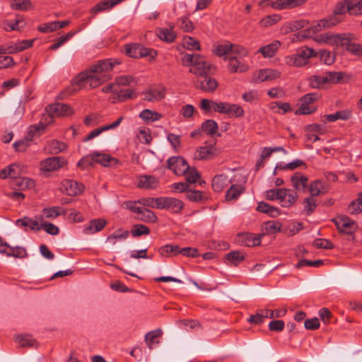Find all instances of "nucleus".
<instances>
[{
	"instance_id": "nucleus-1",
	"label": "nucleus",
	"mask_w": 362,
	"mask_h": 362,
	"mask_svg": "<svg viewBox=\"0 0 362 362\" xmlns=\"http://www.w3.org/2000/svg\"><path fill=\"white\" fill-rule=\"evenodd\" d=\"M182 62L184 66H191L189 72L197 75V80L194 82L196 88L207 93L216 90L218 82L209 76L211 66L202 55L185 54L182 57Z\"/></svg>"
},
{
	"instance_id": "nucleus-2",
	"label": "nucleus",
	"mask_w": 362,
	"mask_h": 362,
	"mask_svg": "<svg viewBox=\"0 0 362 362\" xmlns=\"http://www.w3.org/2000/svg\"><path fill=\"white\" fill-rule=\"evenodd\" d=\"M105 82L89 70L80 73L74 80V84L78 86L79 89L83 87L93 89Z\"/></svg>"
},
{
	"instance_id": "nucleus-3",
	"label": "nucleus",
	"mask_w": 362,
	"mask_h": 362,
	"mask_svg": "<svg viewBox=\"0 0 362 362\" xmlns=\"http://www.w3.org/2000/svg\"><path fill=\"white\" fill-rule=\"evenodd\" d=\"M356 40V37L354 34L350 33H343L339 47H344L351 55L362 58V44L355 42Z\"/></svg>"
},
{
	"instance_id": "nucleus-4",
	"label": "nucleus",
	"mask_w": 362,
	"mask_h": 362,
	"mask_svg": "<svg viewBox=\"0 0 362 362\" xmlns=\"http://www.w3.org/2000/svg\"><path fill=\"white\" fill-rule=\"evenodd\" d=\"M341 20L336 18L334 16H329L326 18L321 19L320 21L314 23L310 29L303 31L304 33L307 32L308 35L302 34V33H298V37H300V39L309 37L310 34L312 33L313 34L318 33L323 29L329 28L337 25Z\"/></svg>"
},
{
	"instance_id": "nucleus-5",
	"label": "nucleus",
	"mask_w": 362,
	"mask_h": 362,
	"mask_svg": "<svg viewBox=\"0 0 362 362\" xmlns=\"http://www.w3.org/2000/svg\"><path fill=\"white\" fill-rule=\"evenodd\" d=\"M339 233L353 236L357 230V223L344 215L338 216L332 219Z\"/></svg>"
},
{
	"instance_id": "nucleus-6",
	"label": "nucleus",
	"mask_w": 362,
	"mask_h": 362,
	"mask_svg": "<svg viewBox=\"0 0 362 362\" xmlns=\"http://www.w3.org/2000/svg\"><path fill=\"white\" fill-rule=\"evenodd\" d=\"M124 52L127 55L132 58H142L150 56L154 58L157 54L153 49L144 47L138 43H132L124 45Z\"/></svg>"
},
{
	"instance_id": "nucleus-7",
	"label": "nucleus",
	"mask_w": 362,
	"mask_h": 362,
	"mask_svg": "<svg viewBox=\"0 0 362 362\" xmlns=\"http://www.w3.org/2000/svg\"><path fill=\"white\" fill-rule=\"evenodd\" d=\"M320 95L317 93H307L300 98V106L296 110V115H309L316 111L317 108L310 105L317 101Z\"/></svg>"
},
{
	"instance_id": "nucleus-8",
	"label": "nucleus",
	"mask_w": 362,
	"mask_h": 362,
	"mask_svg": "<svg viewBox=\"0 0 362 362\" xmlns=\"http://www.w3.org/2000/svg\"><path fill=\"white\" fill-rule=\"evenodd\" d=\"M46 110L50 119L49 123L52 122L53 117H66L74 113L73 109L69 105L64 103L51 104L47 107Z\"/></svg>"
},
{
	"instance_id": "nucleus-9",
	"label": "nucleus",
	"mask_w": 362,
	"mask_h": 362,
	"mask_svg": "<svg viewBox=\"0 0 362 362\" xmlns=\"http://www.w3.org/2000/svg\"><path fill=\"white\" fill-rule=\"evenodd\" d=\"M67 164L66 160L62 156L47 158L40 162V170L44 172H52L62 168Z\"/></svg>"
},
{
	"instance_id": "nucleus-10",
	"label": "nucleus",
	"mask_w": 362,
	"mask_h": 362,
	"mask_svg": "<svg viewBox=\"0 0 362 362\" xmlns=\"http://www.w3.org/2000/svg\"><path fill=\"white\" fill-rule=\"evenodd\" d=\"M168 168L177 175H182L189 170L187 162L181 156H173L167 160Z\"/></svg>"
},
{
	"instance_id": "nucleus-11",
	"label": "nucleus",
	"mask_w": 362,
	"mask_h": 362,
	"mask_svg": "<svg viewBox=\"0 0 362 362\" xmlns=\"http://www.w3.org/2000/svg\"><path fill=\"white\" fill-rule=\"evenodd\" d=\"M342 36L343 33L334 34L332 33H325L315 36L313 39L317 43L339 47Z\"/></svg>"
},
{
	"instance_id": "nucleus-12",
	"label": "nucleus",
	"mask_w": 362,
	"mask_h": 362,
	"mask_svg": "<svg viewBox=\"0 0 362 362\" xmlns=\"http://www.w3.org/2000/svg\"><path fill=\"white\" fill-rule=\"evenodd\" d=\"M184 208V203L174 197H162L160 209H167L173 214H180Z\"/></svg>"
},
{
	"instance_id": "nucleus-13",
	"label": "nucleus",
	"mask_w": 362,
	"mask_h": 362,
	"mask_svg": "<svg viewBox=\"0 0 362 362\" xmlns=\"http://www.w3.org/2000/svg\"><path fill=\"white\" fill-rule=\"evenodd\" d=\"M62 192L69 196H77L81 194L84 186L72 180H64L62 181Z\"/></svg>"
},
{
	"instance_id": "nucleus-14",
	"label": "nucleus",
	"mask_w": 362,
	"mask_h": 362,
	"mask_svg": "<svg viewBox=\"0 0 362 362\" xmlns=\"http://www.w3.org/2000/svg\"><path fill=\"white\" fill-rule=\"evenodd\" d=\"M137 187L143 189H154L159 184V180L153 175H140L136 176Z\"/></svg>"
},
{
	"instance_id": "nucleus-15",
	"label": "nucleus",
	"mask_w": 362,
	"mask_h": 362,
	"mask_svg": "<svg viewBox=\"0 0 362 362\" xmlns=\"http://www.w3.org/2000/svg\"><path fill=\"white\" fill-rule=\"evenodd\" d=\"M284 192L282 197H279V202L282 207H290L293 205L298 199L297 192L291 189L282 188Z\"/></svg>"
},
{
	"instance_id": "nucleus-16",
	"label": "nucleus",
	"mask_w": 362,
	"mask_h": 362,
	"mask_svg": "<svg viewBox=\"0 0 362 362\" xmlns=\"http://www.w3.org/2000/svg\"><path fill=\"white\" fill-rule=\"evenodd\" d=\"M291 182L296 192H305L308 188V178L300 173H294L291 177Z\"/></svg>"
},
{
	"instance_id": "nucleus-17",
	"label": "nucleus",
	"mask_w": 362,
	"mask_h": 362,
	"mask_svg": "<svg viewBox=\"0 0 362 362\" xmlns=\"http://www.w3.org/2000/svg\"><path fill=\"white\" fill-rule=\"evenodd\" d=\"M120 62L117 59H108L98 61L93 65V69L98 70L103 74L111 75V71L116 64H119Z\"/></svg>"
},
{
	"instance_id": "nucleus-18",
	"label": "nucleus",
	"mask_w": 362,
	"mask_h": 362,
	"mask_svg": "<svg viewBox=\"0 0 362 362\" xmlns=\"http://www.w3.org/2000/svg\"><path fill=\"white\" fill-rule=\"evenodd\" d=\"M144 100L154 102L163 100L165 95V89L162 87L150 88L143 93Z\"/></svg>"
},
{
	"instance_id": "nucleus-19",
	"label": "nucleus",
	"mask_w": 362,
	"mask_h": 362,
	"mask_svg": "<svg viewBox=\"0 0 362 362\" xmlns=\"http://www.w3.org/2000/svg\"><path fill=\"white\" fill-rule=\"evenodd\" d=\"M216 148L214 144L199 147L194 154V158L197 160L210 159L215 155Z\"/></svg>"
},
{
	"instance_id": "nucleus-20",
	"label": "nucleus",
	"mask_w": 362,
	"mask_h": 362,
	"mask_svg": "<svg viewBox=\"0 0 362 362\" xmlns=\"http://www.w3.org/2000/svg\"><path fill=\"white\" fill-rule=\"evenodd\" d=\"M107 222L103 218H95L90 221L88 226L84 228V232L86 234H93L102 230Z\"/></svg>"
},
{
	"instance_id": "nucleus-21",
	"label": "nucleus",
	"mask_w": 362,
	"mask_h": 362,
	"mask_svg": "<svg viewBox=\"0 0 362 362\" xmlns=\"http://www.w3.org/2000/svg\"><path fill=\"white\" fill-rule=\"evenodd\" d=\"M231 182L232 180L226 175L221 174L213 178L211 187L215 192H221Z\"/></svg>"
},
{
	"instance_id": "nucleus-22",
	"label": "nucleus",
	"mask_w": 362,
	"mask_h": 362,
	"mask_svg": "<svg viewBox=\"0 0 362 362\" xmlns=\"http://www.w3.org/2000/svg\"><path fill=\"white\" fill-rule=\"evenodd\" d=\"M12 187L13 189H18L20 190H25L28 189H32L35 187V181L26 177H17L12 182Z\"/></svg>"
},
{
	"instance_id": "nucleus-23",
	"label": "nucleus",
	"mask_w": 362,
	"mask_h": 362,
	"mask_svg": "<svg viewBox=\"0 0 362 362\" xmlns=\"http://www.w3.org/2000/svg\"><path fill=\"white\" fill-rule=\"evenodd\" d=\"M308 190L310 194V197H314L327 192L328 187L322 181L317 180L309 185Z\"/></svg>"
},
{
	"instance_id": "nucleus-24",
	"label": "nucleus",
	"mask_w": 362,
	"mask_h": 362,
	"mask_svg": "<svg viewBox=\"0 0 362 362\" xmlns=\"http://www.w3.org/2000/svg\"><path fill=\"white\" fill-rule=\"evenodd\" d=\"M182 175L185 176V180L189 185L194 184L197 181L201 186L205 184V181L200 180L201 175L194 167H190L189 165V170H186L185 174H182Z\"/></svg>"
},
{
	"instance_id": "nucleus-25",
	"label": "nucleus",
	"mask_w": 362,
	"mask_h": 362,
	"mask_svg": "<svg viewBox=\"0 0 362 362\" xmlns=\"http://www.w3.org/2000/svg\"><path fill=\"white\" fill-rule=\"evenodd\" d=\"M228 60L229 62L228 70L232 73H243L248 69V66L238 59L235 57H230L228 58Z\"/></svg>"
},
{
	"instance_id": "nucleus-26",
	"label": "nucleus",
	"mask_w": 362,
	"mask_h": 362,
	"mask_svg": "<svg viewBox=\"0 0 362 362\" xmlns=\"http://www.w3.org/2000/svg\"><path fill=\"white\" fill-rule=\"evenodd\" d=\"M352 116V112L350 110L346 109L336 112L334 114L326 115L325 117L327 122H333L337 119L348 120Z\"/></svg>"
},
{
	"instance_id": "nucleus-27",
	"label": "nucleus",
	"mask_w": 362,
	"mask_h": 362,
	"mask_svg": "<svg viewBox=\"0 0 362 362\" xmlns=\"http://www.w3.org/2000/svg\"><path fill=\"white\" fill-rule=\"evenodd\" d=\"M238 242H241L242 244L246 246H255L259 245L260 244V236L256 237L254 236L253 234H239L238 235Z\"/></svg>"
},
{
	"instance_id": "nucleus-28",
	"label": "nucleus",
	"mask_w": 362,
	"mask_h": 362,
	"mask_svg": "<svg viewBox=\"0 0 362 362\" xmlns=\"http://www.w3.org/2000/svg\"><path fill=\"white\" fill-rule=\"evenodd\" d=\"M139 117L146 123H149L160 119L163 117V115L158 112L153 111L149 109H144L140 112Z\"/></svg>"
},
{
	"instance_id": "nucleus-29",
	"label": "nucleus",
	"mask_w": 362,
	"mask_h": 362,
	"mask_svg": "<svg viewBox=\"0 0 362 362\" xmlns=\"http://www.w3.org/2000/svg\"><path fill=\"white\" fill-rule=\"evenodd\" d=\"M281 43L279 41H274L266 46L260 47L258 52H260L264 57L270 58L275 55Z\"/></svg>"
},
{
	"instance_id": "nucleus-30",
	"label": "nucleus",
	"mask_w": 362,
	"mask_h": 362,
	"mask_svg": "<svg viewBox=\"0 0 362 362\" xmlns=\"http://www.w3.org/2000/svg\"><path fill=\"white\" fill-rule=\"evenodd\" d=\"M157 35L161 40L166 42H174L177 36L173 30V27L170 28H159L157 30Z\"/></svg>"
},
{
	"instance_id": "nucleus-31",
	"label": "nucleus",
	"mask_w": 362,
	"mask_h": 362,
	"mask_svg": "<svg viewBox=\"0 0 362 362\" xmlns=\"http://www.w3.org/2000/svg\"><path fill=\"white\" fill-rule=\"evenodd\" d=\"M159 254L163 257H172L176 256L180 252V247L175 245L168 244L164 246L160 247L158 249Z\"/></svg>"
},
{
	"instance_id": "nucleus-32",
	"label": "nucleus",
	"mask_w": 362,
	"mask_h": 362,
	"mask_svg": "<svg viewBox=\"0 0 362 362\" xmlns=\"http://www.w3.org/2000/svg\"><path fill=\"white\" fill-rule=\"evenodd\" d=\"M186 198L192 202L203 203L207 199L205 192L199 190L189 189L186 194Z\"/></svg>"
},
{
	"instance_id": "nucleus-33",
	"label": "nucleus",
	"mask_w": 362,
	"mask_h": 362,
	"mask_svg": "<svg viewBox=\"0 0 362 362\" xmlns=\"http://www.w3.org/2000/svg\"><path fill=\"white\" fill-rule=\"evenodd\" d=\"M42 214L47 218L54 219L61 215H65L66 210L59 206H52L45 208L42 210Z\"/></svg>"
},
{
	"instance_id": "nucleus-34",
	"label": "nucleus",
	"mask_w": 362,
	"mask_h": 362,
	"mask_svg": "<svg viewBox=\"0 0 362 362\" xmlns=\"http://www.w3.org/2000/svg\"><path fill=\"white\" fill-rule=\"evenodd\" d=\"M245 188L242 185H232L226 194L227 201L235 200L243 193Z\"/></svg>"
},
{
	"instance_id": "nucleus-35",
	"label": "nucleus",
	"mask_w": 362,
	"mask_h": 362,
	"mask_svg": "<svg viewBox=\"0 0 362 362\" xmlns=\"http://www.w3.org/2000/svg\"><path fill=\"white\" fill-rule=\"evenodd\" d=\"M16 224L18 226H27L33 230H40L41 227L37 221L25 216L22 218L16 220Z\"/></svg>"
},
{
	"instance_id": "nucleus-36",
	"label": "nucleus",
	"mask_w": 362,
	"mask_h": 362,
	"mask_svg": "<svg viewBox=\"0 0 362 362\" xmlns=\"http://www.w3.org/2000/svg\"><path fill=\"white\" fill-rule=\"evenodd\" d=\"M257 210L259 212L269 214L271 216H277L280 214L279 209L276 207L269 205L267 203L261 202L257 206Z\"/></svg>"
},
{
	"instance_id": "nucleus-37",
	"label": "nucleus",
	"mask_w": 362,
	"mask_h": 362,
	"mask_svg": "<svg viewBox=\"0 0 362 362\" xmlns=\"http://www.w3.org/2000/svg\"><path fill=\"white\" fill-rule=\"evenodd\" d=\"M67 148V145L58 140H52L48 144V151L52 154H58Z\"/></svg>"
},
{
	"instance_id": "nucleus-38",
	"label": "nucleus",
	"mask_w": 362,
	"mask_h": 362,
	"mask_svg": "<svg viewBox=\"0 0 362 362\" xmlns=\"http://www.w3.org/2000/svg\"><path fill=\"white\" fill-rule=\"evenodd\" d=\"M139 218L144 222L156 223L158 218L153 211L147 209L143 208L139 214Z\"/></svg>"
},
{
	"instance_id": "nucleus-39",
	"label": "nucleus",
	"mask_w": 362,
	"mask_h": 362,
	"mask_svg": "<svg viewBox=\"0 0 362 362\" xmlns=\"http://www.w3.org/2000/svg\"><path fill=\"white\" fill-rule=\"evenodd\" d=\"M202 129L208 135H214L218 131V124L214 119H207L202 123Z\"/></svg>"
},
{
	"instance_id": "nucleus-40",
	"label": "nucleus",
	"mask_w": 362,
	"mask_h": 362,
	"mask_svg": "<svg viewBox=\"0 0 362 362\" xmlns=\"http://www.w3.org/2000/svg\"><path fill=\"white\" fill-rule=\"evenodd\" d=\"M345 73L340 71H328L326 72L325 76L327 83H339L344 78Z\"/></svg>"
},
{
	"instance_id": "nucleus-41",
	"label": "nucleus",
	"mask_w": 362,
	"mask_h": 362,
	"mask_svg": "<svg viewBox=\"0 0 362 362\" xmlns=\"http://www.w3.org/2000/svg\"><path fill=\"white\" fill-rule=\"evenodd\" d=\"M351 7V0H343L335 6L333 11V16L336 18L338 15H342L346 12L349 13V8Z\"/></svg>"
},
{
	"instance_id": "nucleus-42",
	"label": "nucleus",
	"mask_w": 362,
	"mask_h": 362,
	"mask_svg": "<svg viewBox=\"0 0 362 362\" xmlns=\"http://www.w3.org/2000/svg\"><path fill=\"white\" fill-rule=\"evenodd\" d=\"M161 201L162 197H148V198H143L138 200V203L141 204L145 206H148L151 208H158L160 209L161 207Z\"/></svg>"
},
{
	"instance_id": "nucleus-43",
	"label": "nucleus",
	"mask_w": 362,
	"mask_h": 362,
	"mask_svg": "<svg viewBox=\"0 0 362 362\" xmlns=\"http://www.w3.org/2000/svg\"><path fill=\"white\" fill-rule=\"evenodd\" d=\"M163 332L160 329H157L148 332L145 336V340L148 344L149 349H153L154 343L158 344V341H156V339L162 335Z\"/></svg>"
},
{
	"instance_id": "nucleus-44",
	"label": "nucleus",
	"mask_w": 362,
	"mask_h": 362,
	"mask_svg": "<svg viewBox=\"0 0 362 362\" xmlns=\"http://www.w3.org/2000/svg\"><path fill=\"white\" fill-rule=\"evenodd\" d=\"M309 86L313 88H321L326 84V78L323 76H311L308 78Z\"/></svg>"
},
{
	"instance_id": "nucleus-45",
	"label": "nucleus",
	"mask_w": 362,
	"mask_h": 362,
	"mask_svg": "<svg viewBox=\"0 0 362 362\" xmlns=\"http://www.w3.org/2000/svg\"><path fill=\"white\" fill-rule=\"evenodd\" d=\"M11 7L13 10L27 11L32 8V3L30 0H13Z\"/></svg>"
},
{
	"instance_id": "nucleus-46",
	"label": "nucleus",
	"mask_w": 362,
	"mask_h": 362,
	"mask_svg": "<svg viewBox=\"0 0 362 362\" xmlns=\"http://www.w3.org/2000/svg\"><path fill=\"white\" fill-rule=\"evenodd\" d=\"M93 156L95 163H100L105 167L110 165L111 161H117L108 154L94 153Z\"/></svg>"
},
{
	"instance_id": "nucleus-47",
	"label": "nucleus",
	"mask_w": 362,
	"mask_h": 362,
	"mask_svg": "<svg viewBox=\"0 0 362 362\" xmlns=\"http://www.w3.org/2000/svg\"><path fill=\"white\" fill-rule=\"evenodd\" d=\"M303 204H304L303 211L308 216L312 214L317 206L316 200L312 197L305 198Z\"/></svg>"
},
{
	"instance_id": "nucleus-48",
	"label": "nucleus",
	"mask_w": 362,
	"mask_h": 362,
	"mask_svg": "<svg viewBox=\"0 0 362 362\" xmlns=\"http://www.w3.org/2000/svg\"><path fill=\"white\" fill-rule=\"evenodd\" d=\"M286 63L289 66L297 67L304 66L307 64L298 53L286 57Z\"/></svg>"
},
{
	"instance_id": "nucleus-49",
	"label": "nucleus",
	"mask_w": 362,
	"mask_h": 362,
	"mask_svg": "<svg viewBox=\"0 0 362 362\" xmlns=\"http://www.w3.org/2000/svg\"><path fill=\"white\" fill-rule=\"evenodd\" d=\"M302 165L306 167L305 163L303 160L300 159H296L295 160L285 165L283 163H278L276 165V168H279V170H293Z\"/></svg>"
},
{
	"instance_id": "nucleus-50",
	"label": "nucleus",
	"mask_w": 362,
	"mask_h": 362,
	"mask_svg": "<svg viewBox=\"0 0 362 362\" xmlns=\"http://www.w3.org/2000/svg\"><path fill=\"white\" fill-rule=\"evenodd\" d=\"M128 230H123L122 228H119L114 233L107 238V241L111 243L112 245H115L117 240H124L128 237Z\"/></svg>"
},
{
	"instance_id": "nucleus-51",
	"label": "nucleus",
	"mask_w": 362,
	"mask_h": 362,
	"mask_svg": "<svg viewBox=\"0 0 362 362\" xmlns=\"http://www.w3.org/2000/svg\"><path fill=\"white\" fill-rule=\"evenodd\" d=\"M149 233V228L143 224H135L131 230V234L133 237H139L143 235H148Z\"/></svg>"
},
{
	"instance_id": "nucleus-52",
	"label": "nucleus",
	"mask_w": 362,
	"mask_h": 362,
	"mask_svg": "<svg viewBox=\"0 0 362 362\" xmlns=\"http://www.w3.org/2000/svg\"><path fill=\"white\" fill-rule=\"evenodd\" d=\"M281 228V223L279 221H269L264 223V230L266 233L275 234L279 232Z\"/></svg>"
},
{
	"instance_id": "nucleus-53",
	"label": "nucleus",
	"mask_w": 362,
	"mask_h": 362,
	"mask_svg": "<svg viewBox=\"0 0 362 362\" xmlns=\"http://www.w3.org/2000/svg\"><path fill=\"white\" fill-rule=\"evenodd\" d=\"M225 258L235 266L238 265L245 259L244 256L239 251H232L228 253Z\"/></svg>"
},
{
	"instance_id": "nucleus-54",
	"label": "nucleus",
	"mask_w": 362,
	"mask_h": 362,
	"mask_svg": "<svg viewBox=\"0 0 362 362\" xmlns=\"http://www.w3.org/2000/svg\"><path fill=\"white\" fill-rule=\"evenodd\" d=\"M320 61L327 65L334 64L336 60V55L327 50H320Z\"/></svg>"
},
{
	"instance_id": "nucleus-55",
	"label": "nucleus",
	"mask_w": 362,
	"mask_h": 362,
	"mask_svg": "<svg viewBox=\"0 0 362 362\" xmlns=\"http://www.w3.org/2000/svg\"><path fill=\"white\" fill-rule=\"evenodd\" d=\"M117 98L119 102L136 98V95L132 89H122L117 93Z\"/></svg>"
},
{
	"instance_id": "nucleus-56",
	"label": "nucleus",
	"mask_w": 362,
	"mask_h": 362,
	"mask_svg": "<svg viewBox=\"0 0 362 362\" xmlns=\"http://www.w3.org/2000/svg\"><path fill=\"white\" fill-rule=\"evenodd\" d=\"M267 310L263 309L258 310L255 315H252L248 319V322L251 324L260 325L264 322V319L267 317Z\"/></svg>"
},
{
	"instance_id": "nucleus-57",
	"label": "nucleus",
	"mask_w": 362,
	"mask_h": 362,
	"mask_svg": "<svg viewBox=\"0 0 362 362\" xmlns=\"http://www.w3.org/2000/svg\"><path fill=\"white\" fill-rule=\"evenodd\" d=\"M349 14L351 16L362 15V0H351V7L349 8Z\"/></svg>"
},
{
	"instance_id": "nucleus-58",
	"label": "nucleus",
	"mask_w": 362,
	"mask_h": 362,
	"mask_svg": "<svg viewBox=\"0 0 362 362\" xmlns=\"http://www.w3.org/2000/svg\"><path fill=\"white\" fill-rule=\"evenodd\" d=\"M177 23L180 28L184 32H192L194 29L193 23L187 17L179 18Z\"/></svg>"
},
{
	"instance_id": "nucleus-59",
	"label": "nucleus",
	"mask_w": 362,
	"mask_h": 362,
	"mask_svg": "<svg viewBox=\"0 0 362 362\" xmlns=\"http://www.w3.org/2000/svg\"><path fill=\"white\" fill-rule=\"evenodd\" d=\"M93 153L83 157L77 163V166L81 169H88L94 165Z\"/></svg>"
},
{
	"instance_id": "nucleus-60",
	"label": "nucleus",
	"mask_w": 362,
	"mask_h": 362,
	"mask_svg": "<svg viewBox=\"0 0 362 362\" xmlns=\"http://www.w3.org/2000/svg\"><path fill=\"white\" fill-rule=\"evenodd\" d=\"M9 172L10 177L16 180L23 173V166L19 163H12L6 167Z\"/></svg>"
},
{
	"instance_id": "nucleus-61",
	"label": "nucleus",
	"mask_w": 362,
	"mask_h": 362,
	"mask_svg": "<svg viewBox=\"0 0 362 362\" xmlns=\"http://www.w3.org/2000/svg\"><path fill=\"white\" fill-rule=\"evenodd\" d=\"M27 255L26 250L22 247H11L9 252L7 253L8 257H14L17 258H25Z\"/></svg>"
},
{
	"instance_id": "nucleus-62",
	"label": "nucleus",
	"mask_w": 362,
	"mask_h": 362,
	"mask_svg": "<svg viewBox=\"0 0 362 362\" xmlns=\"http://www.w3.org/2000/svg\"><path fill=\"white\" fill-rule=\"evenodd\" d=\"M184 45L189 50H200L199 42L192 37H185L184 38Z\"/></svg>"
},
{
	"instance_id": "nucleus-63",
	"label": "nucleus",
	"mask_w": 362,
	"mask_h": 362,
	"mask_svg": "<svg viewBox=\"0 0 362 362\" xmlns=\"http://www.w3.org/2000/svg\"><path fill=\"white\" fill-rule=\"evenodd\" d=\"M313 245L316 248H322V249H333L334 247V244L327 239L325 238H317L313 242Z\"/></svg>"
},
{
	"instance_id": "nucleus-64",
	"label": "nucleus",
	"mask_w": 362,
	"mask_h": 362,
	"mask_svg": "<svg viewBox=\"0 0 362 362\" xmlns=\"http://www.w3.org/2000/svg\"><path fill=\"white\" fill-rule=\"evenodd\" d=\"M17 339L21 346L23 347H31L36 344L35 339H34L30 335H21L17 337Z\"/></svg>"
}]
</instances>
